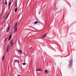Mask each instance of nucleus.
I'll list each match as a JSON object with an SVG mask.
<instances>
[{"instance_id": "nucleus-1", "label": "nucleus", "mask_w": 76, "mask_h": 76, "mask_svg": "<svg viewBox=\"0 0 76 76\" xmlns=\"http://www.w3.org/2000/svg\"><path fill=\"white\" fill-rule=\"evenodd\" d=\"M17 24H18V21H17L14 25V34H15V32L17 31L18 29V27H17Z\"/></svg>"}, {"instance_id": "nucleus-2", "label": "nucleus", "mask_w": 76, "mask_h": 76, "mask_svg": "<svg viewBox=\"0 0 76 76\" xmlns=\"http://www.w3.org/2000/svg\"><path fill=\"white\" fill-rule=\"evenodd\" d=\"M73 62V59L72 58L71 59H70V60H69V66L70 67V66H72V63Z\"/></svg>"}, {"instance_id": "nucleus-3", "label": "nucleus", "mask_w": 76, "mask_h": 76, "mask_svg": "<svg viewBox=\"0 0 76 76\" xmlns=\"http://www.w3.org/2000/svg\"><path fill=\"white\" fill-rule=\"evenodd\" d=\"M47 34H45L43 35V37H41L40 38H41V39H42V38H44V37H47Z\"/></svg>"}, {"instance_id": "nucleus-4", "label": "nucleus", "mask_w": 76, "mask_h": 76, "mask_svg": "<svg viewBox=\"0 0 76 76\" xmlns=\"http://www.w3.org/2000/svg\"><path fill=\"white\" fill-rule=\"evenodd\" d=\"M9 46L8 45L7 47V53H8V51H9Z\"/></svg>"}, {"instance_id": "nucleus-5", "label": "nucleus", "mask_w": 76, "mask_h": 76, "mask_svg": "<svg viewBox=\"0 0 76 76\" xmlns=\"http://www.w3.org/2000/svg\"><path fill=\"white\" fill-rule=\"evenodd\" d=\"M13 40L12 39L10 42V44L11 45H13Z\"/></svg>"}, {"instance_id": "nucleus-6", "label": "nucleus", "mask_w": 76, "mask_h": 76, "mask_svg": "<svg viewBox=\"0 0 76 76\" xmlns=\"http://www.w3.org/2000/svg\"><path fill=\"white\" fill-rule=\"evenodd\" d=\"M9 15H10V12H9L7 15V17L5 18V19L6 20H7V18H8V17H9Z\"/></svg>"}, {"instance_id": "nucleus-7", "label": "nucleus", "mask_w": 76, "mask_h": 76, "mask_svg": "<svg viewBox=\"0 0 76 76\" xmlns=\"http://www.w3.org/2000/svg\"><path fill=\"white\" fill-rule=\"evenodd\" d=\"M10 26L9 27H8L7 29L6 30V32H8L9 31V28H10Z\"/></svg>"}, {"instance_id": "nucleus-8", "label": "nucleus", "mask_w": 76, "mask_h": 76, "mask_svg": "<svg viewBox=\"0 0 76 76\" xmlns=\"http://www.w3.org/2000/svg\"><path fill=\"white\" fill-rule=\"evenodd\" d=\"M11 38H12V35H10V36L9 37V38L8 39V41H9L10 39Z\"/></svg>"}, {"instance_id": "nucleus-9", "label": "nucleus", "mask_w": 76, "mask_h": 76, "mask_svg": "<svg viewBox=\"0 0 76 76\" xmlns=\"http://www.w3.org/2000/svg\"><path fill=\"white\" fill-rule=\"evenodd\" d=\"M37 71H39V72H41V70L40 69L38 68L36 69Z\"/></svg>"}, {"instance_id": "nucleus-10", "label": "nucleus", "mask_w": 76, "mask_h": 76, "mask_svg": "<svg viewBox=\"0 0 76 76\" xmlns=\"http://www.w3.org/2000/svg\"><path fill=\"white\" fill-rule=\"evenodd\" d=\"M14 61L15 62H17V61H18V63H19V61L17 60H14Z\"/></svg>"}, {"instance_id": "nucleus-11", "label": "nucleus", "mask_w": 76, "mask_h": 76, "mask_svg": "<svg viewBox=\"0 0 76 76\" xmlns=\"http://www.w3.org/2000/svg\"><path fill=\"white\" fill-rule=\"evenodd\" d=\"M5 4L6 5H7V0H5Z\"/></svg>"}, {"instance_id": "nucleus-12", "label": "nucleus", "mask_w": 76, "mask_h": 76, "mask_svg": "<svg viewBox=\"0 0 76 76\" xmlns=\"http://www.w3.org/2000/svg\"><path fill=\"white\" fill-rule=\"evenodd\" d=\"M38 23V22L35 21V22H34V24H37V23Z\"/></svg>"}, {"instance_id": "nucleus-13", "label": "nucleus", "mask_w": 76, "mask_h": 76, "mask_svg": "<svg viewBox=\"0 0 76 76\" xmlns=\"http://www.w3.org/2000/svg\"><path fill=\"white\" fill-rule=\"evenodd\" d=\"M15 7H16L17 6V1H15Z\"/></svg>"}, {"instance_id": "nucleus-14", "label": "nucleus", "mask_w": 76, "mask_h": 76, "mask_svg": "<svg viewBox=\"0 0 76 76\" xmlns=\"http://www.w3.org/2000/svg\"><path fill=\"white\" fill-rule=\"evenodd\" d=\"M4 57H5V56H4L2 58V60L3 61H4Z\"/></svg>"}, {"instance_id": "nucleus-15", "label": "nucleus", "mask_w": 76, "mask_h": 76, "mask_svg": "<svg viewBox=\"0 0 76 76\" xmlns=\"http://www.w3.org/2000/svg\"><path fill=\"white\" fill-rule=\"evenodd\" d=\"M45 72L46 73H48V71L47 70H45Z\"/></svg>"}, {"instance_id": "nucleus-16", "label": "nucleus", "mask_w": 76, "mask_h": 76, "mask_svg": "<svg viewBox=\"0 0 76 76\" xmlns=\"http://www.w3.org/2000/svg\"><path fill=\"white\" fill-rule=\"evenodd\" d=\"M17 8H16L15 9V12H17Z\"/></svg>"}, {"instance_id": "nucleus-17", "label": "nucleus", "mask_w": 76, "mask_h": 76, "mask_svg": "<svg viewBox=\"0 0 76 76\" xmlns=\"http://www.w3.org/2000/svg\"><path fill=\"white\" fill-rule=\"evenodd\" d=\"M11 4V1H10L9 3V6H10Z\"/></svg>"}, {"instance_id": "nucleus-18", "label": "nucleus", "mask_w": 76, "mask_h": 76, "mask_svg": "<svg viewBox=\"0 0 76 76\" xmlns=\"http://www.w3.org/2000/svg\"><path fill=\"white\" fill-rule=\"evenodd\" d=\"M7 38L6 37L5 38L4 41H5V42H6V41H7Z\"/></svg>"}, {"instance_id": "nucleus-19", "label": "nucleus", "mask_w": 76, "mask_h": 76, "mask_svg": "<svg viewBox=\"0 0 76 76\" xmlns=\"http://www.w3.org/2000/svg\"><path fill=\"white\" fill-rule=\"evenodd\" d=\"M18 51H19V52H20V53L21 54L22 53V51H21V50H18Z\"/></svg>"}, {"instance_id": "nucleus-20", "label": "nucleus", "mask_w": 76, "mask_h": 76, "mask_svg": "<svg viewBox=\"0 0 76 76\" xmlns=\"http://www.w3.org/2000/svg\"><path fill=\"white\" fill-rule=\"evenodd\" d=\"M26 64L25 63H23V65H26Z\"/></svg>"}, {"instance_id": "nucleus-21", "label": "nucleus", "mask_w": 76, "mask_h": 76, "mask_svg": "<svg viewBox=\"0 0 76 76\" xmlns=\"http://www.w3.org/2000/svg\"><path fill=\"white\" fill-rule=\"evenodd\" d=\"M15 0V1H18V0Z\"/></svg>"}, {"instance_id": "nucleus-22", "label": "nucleus", "mask_w": 76, "mask_h": 76, "mask_svg": "<svg viewBox=\"0 0 76 76\" xmlns=\"http://www.w3.org/2000/svg\"><path fill=\"white\" fill-rule=\"evenodd\" d=\"M3 3H4V2L3 1Z\"/></svg>"}, {"instance_id": "nucleus-23", "label": "nucleus", "mask_w": 76, "mask_h": 76, "mask_svg": "<svg viewBox=\"0 0 76 76\" xmlns=\"http://www.w3.org/2000/svg\"><path fill=\"white\" fill-rule=\"evenodd\" d=\"M10 6H9V8H10Z\"/></svg>"}, {"instance_id": "nucleus-24", "label": "nucleus", "mask_w": 76, "mask_h": 76, "mask_svg": "<svg viewBox=\"0 0 76 76\" xmlns=\"http://www.w3.org/2000/svg\"><path fill=\"white\" fill-rule=\"evenodd\" d=\"M19 15H20V14H19V15H18V16H19Z\"/></svg>"}, {"instance_id": "nucleus-25", "label": "nucleus", "mask_w": 76, "mask_h": 76, "mask_svg": "<svg viewBox=\"0 0 76 76\" xmlns=\"http://www.w3.org/2000/svg\"><path fill=\"white\" fill-rule=\"evenodd\" d=\"M61 58H62V57H61Z\"/></svg>"}]
</instances>
